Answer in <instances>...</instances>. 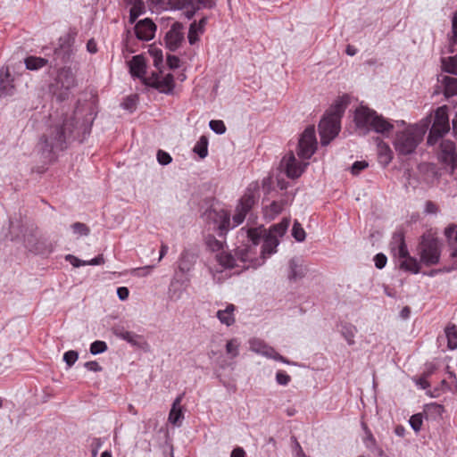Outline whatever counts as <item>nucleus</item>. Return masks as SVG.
I'll use <instances>...</instances> for the list:
<instances>
[{
    "instance_id": "obj_32",
    "label": "nucleus",
    "mask_w": 457,
    "mask_h": 457,
    "mask_svg": "<svg viewBox=\"0 0 457 457\" xmlns=\"http://www.w3.org/2000/svg\"><path fill=\"white\" fill-rule=\"evenodd\" d=\"M445 336L447 337L449 349L454 350L457 348V328L454 325L445 328Z\"/></svg>"
},
{
    "instance_id": "obj_4",
    "label": "nucleus",
    "mask_w": 457,
    "mask_h": 457,
    "mask_svg": "<svg viewBox=\"0 0 457 457\" xmlns=\"http://www.w3.org/2000/svg\"><path fill=\"white\" fill-rule=\"evenodd\" d=\"M354 122L356 127L363 130L365 134L370 130L385 134L390 132L394 128L384 117L362 105L355 110Z\"/></svg>"
},
{
    "instance_id": "obj_45",
    "label": "nucleus",
    "mask_w": 457,
    "mask_h": 457,
    "mask_svg": "<svg viewBox=\"0 0 457 457\" xmlns=\"http://www.w3.org/2000/svg\"><path fill=\"white\" fill-rule=\"evenodd\" d=\"M72 229L75 233L79 235L87 236L89 233V228L87 227L86 224L81 222H75L72 225Z\"/></svg>"
},
{
    "instance_id": "obj_49",
    "label": "nucleus",
    "mask_w": 457,
    "mask_h": 457,
    "mask_svg": "<svg viewBox=\"0 0 457 457\" xmlns=\"http://www.w3.org/2000/svg\"><path fill=\"white\" fill-rule=\"evenodd\" d=\"M386 261H387L386 256L383 253H378L374 257L375 266L378 269L384 268L386 264Z\"/></svg>"
},
{
    "instance_id": "obj_61",
    "label": "nucleus",
    "mask_w": 457,
    "mask_h": 457,
    "mask_svg": "<svg viewBox=\"0 0 457 457\" xmlns=\"http://www.w3.org/2000/svg\"><path fill=\"white\" fill-rule=\"evenodd\" d=\"M455 228L454 227H448L445 230V234L447 238L452 239L454 237L455 235Z\"/></svg>"
},
{
    "instance_id": "obj_59",
    "label": "nucleus",
    "mask_w": 457,
    "mask_h": 457,
    "mask_svg": "<svg viewBox=\"0 0 457 457\" xmlns=\"http://www.w3.org/2000/svg\"><path fill=\"white\" fill-rule=\"evenodd\" d=\"M452 31L453 34L454 41H457V14H454L452 21Z\"/></svg>"
},
{
    "instance_id": "obj_12",
    "label": "nucleus",
    "mask_w": 457,
    "mask_h": 457,
    "mask_svg": "<svg viewBox=\"0 0 457 457\" xmlns=\"http://www.w3.org/2000/svg\"><path fill=\"white\" fill-rule=\"evenodd\" d=\"M281 165L288 178L296 179L301 176L308 163L298 162L294 154L290 153L283 158Z\"/></svg>"
},
{
    "instance_id": "obj_8",
    "label": "nucleus",
    "mask_w": 457,
    "mask_h": 457,
    "mask_svg": "<svg viewBox=\"0 0 457 457\" xmlns=\"http://www.w3.org/2000/svg\"><path fill=\"white\" fill-rule=\"evenodd\" d=\"M75 86L76 79L72 71L70 68H62L50 85L49 90L59 101H63Z\"/></svg>"
},
{
    "instance_id": "obj_26",
    "label": "nucleus",
    "mask_w": 457,
    "mask_h": 457,
    "mask_svg": "<svg viewBox=\"0 0 457 457\" xmlns=\"http://www.w3.org/2000/svg\"><path fill=\"white\" fill-rule=\"evenodd\" d=\"M234 311L235 306L233 304H228L224 310L217 312V318L222 324L231 326L235 322Z\"/></svg>"
},
{
    "instance_id": "obj_56",
    "label": "nucleus",
    "mask_w": 457,
    "mask_h": 457,
    "mask_svg": "<svg viewBox=\"0 0 457 457\" xmlns=\"http://www.w3.org/2000/svg\"><path fill=\"white\" fill-rule=\"evenodd\" d=\"M167 63L171 69L178 68L179 65V59L175 55H169L167 57Z\"/></svg>"
},
{
    "instance_id": "obj_29",
    "label": "nucleus",
    "mask_w": 457,
    "mask_h": 457,
    "mask_svg": "<svg viewBox=\"0 0 457 457\" xmlns=\"http://www.w3.org/2000/svg\"><path fill=\"white\" fill-rule=\"evenodd\" d=\"M26 68L30 71H37L46 65L47 60L42 57L29 56L24 61Z\"/></svg>"
},
{
    "instance_id": "obj_22",
    "label": "nucleus",
    "mask_w": 457,
    "mask_h": 457,
    "mask_svg": "<svg viewBox=\"0 0 457 457\" xmlns=\"http://www.w3.org/2000/svg\"><path fill=\"white\" fill-rule=\"evenodd\" d=\"M113 333L117 337L127 341L128 343H129L132 345H139L140 340L142 339L141 336H139L134 332L125 330L122 328H115L113 330Z\"/></svg>"
},
{
    "instance_id": "obj_35",
    "label": "nucleus",
    "mask_w": 457,
    "mask_h": 457,
    "mask_svg": "<svg viewBox=\"0 0 457 457\" xmlns=\"http://www.w3.org/2000/svg\"><path fill=\"white\" fill-rule=\"evenodd\" d=\"M239 343L237 339H231L226 344V352L230 355L231 358H235L238 355L239 351Z\"/></svg>"
},
{
    "instance_id": "obj_3",
    "label": "nucleus",
    "mask_w": 457,
    "mask_h": 457,
    "mask_svg": "<svg viewBox=\"0 0 457 457\" xmlns=\"http://www.w3.org/2000/svg\"><path fill=\"white\" fill-rule=\"evenodd\" d=\"M72 120V115L66 116L62 121H57L54 125L47 129L46 134L41 138L44 151L52 152L64 148L66 139L71 135L75 129V124Z\"/></svg>"
},
{
    "instance_id": "obj_18",
    "label": "nucleus",
    "mask_w": 457,
    "mask_h": 457,
    "mask_svg": "<svg viewBox=\"0 0 457 457\" xmlns=\"http://www.w3.org/2000/svg\"><path fill=\"white\" fill-rule=\"evenodd\" d=\"M14 85L8 68L0 71V97L10 96L13 93Z\"/></svg>"
},
{
    "instance_id": "obj_1",
    "label": "nucleus",
    "mask_w": 457,
    "mask_h": 457,
    "mask_svg": "<svg viewBox=\"0 0 457 457\" xmlns=\"http://www.w3.org/2000/svg\"><path fill=\"white\" fill-rule=\"evenodd\" d=\"M290 220L285 218L279 223L271 226L268 231L262 227L249 228L247 230V237L254 246L262 243L260 252L262 262H264L267 256L276 252L277 246L279 244L278 239L285 235Z\"/></svg>"
},
{
    "instance_id": "obj_11",
    "label": "nucleus",
    "mask_w": 457,
    "mask_h": 457,
    "mask_svg": "<svg viewBox=\"0 0 457 457\" xmlns=\"http://www.w3.org/2000/svg\"><path fill=\"white\" fill-rule=\"evenodd\" d=\"M316 145L317 141L314 128H306L299 139L298 156L304 160L310 159L315 153Z\"/></svg>"
},
{
    "instance_id": "obj_15",
    "label": "nucleus",
    "mask_w": 457,
    "mask_h": 457,
    "mask_svg": "<svg viewBox=\"0 0 457 457\" xmlns=\"http://www.w3.org/2000/svg\"><path fill=\"white\" fill-rule=\"evenodd\" d=\"M152 80L151 86L156 88L159 92L163 94H172L175 87L173 75L169 73L165 76H153L150 79Z\"/></svg>"
},
{
    "instance_id": "obj_36",
    "label": "nucleus",
    "mask_w": 457,
    "mask_h": 457,
    "mask_svg": "<svg viewBox=\"0 0 457 457\" xmlns=\"http://www.w3.org/2000/svg\"><path fill=\"white\" fill-rule=\"evenodd\" d=\"M253 203H254L253 197L249 195H245L241 198L240 203L237 205V207L239 209L243 210L244 212H248L250 211V209L252 208Z\"/></svg>"
},
{
    "instance_id": "obj_52",
    "label": "nucleus",
    "mask_w": 457,
    "mask_h": 457,
    "mask_svg": "<svg viewBox=\"0 0 457 457\" xmlns=\"http://www.w3.org/2000/svg\"><path fill=\"white\" fill-rule=\"evenodd\" d=\"M66 261L70 262V263L73 266V267H80V266H84L83 265V262L84 261H81L79 260V258H77L76 256L74 255H71V254H68L66 255L65 257Z\"/></svg>"
},
{
    "instance_id": "obj_7",
    "label": "nucleus",
    "mask_w": 457,
    "mask_h": 457,
    "mask_svg": "<svg viewBox=\"0 0 457 457\" xmlns=\"http://www.w3.org/2000/svg\"><path fill=\"white\" fill-rule=\"evenodd\" d=\"M418 250L420 262L426 266L436 265L439 262L441 256L440 244L433 235H423Z\"/></svg>"
},
{
    "instance_id": "obj_64",
    "label": "nucleus",
    "mask_w": 457,
    "mask_h": 457,
    "mask_svg": "<svg viewBox=\"0 0 457 457\" xmlns=\"http://www.w3.org/2000/svg\"><path fill=\"white\" fill-rule=\"evenodd\" d=\"M449 378L452 379V382L453 383V390L457 392V378L456 375L453 372H449Z\"/></svg>"
},
{
    "instance_id": "obj_23",
    "label": "nucleus",
    "mask_w": 457,
    "mask_h": 457,
    "mask_svg": "<svg viewBox=\"0 0 457 457\" xmlns=\"http://www.w3.org/2000/svg\"><path fill=\"white\" fill-rule=\"evenodd\" d=\"M398 258L402 259L400 262V268L402 270L410 271L414 274L420 272V265L419 262L415 258L410 256L409 253L406 256H398Z\"/></svg>"
},
{
    "instance_id": "obj_30",
    "label": "nucleus",
    "mask_w": 457,
    "mask_h": 457,
    "mask_svg": "<svg viewBox=\"0 0 457 457\" xmlns=\"http://www.w3.org/2000/svg\"><path fill=\"white\" fill-rule=\"evenodd\" d=\"M200 158L204 159L208 154V140L204 136H202L197 141L193 149Z\"/></svg>"
},
{
    "instance_id": "obj_38",
    "label": "nucleus",
    "mask_w": 457,
    "mask_h": 457,
    "mask_svg": "<svg viewBox=\"0 0 457 457\" xmlns=\"http://www.w3.org/2000/svg\"><path fill=\"white\" fill-rule=\"evenodd\" d=\"M170 6L174 9L182 10L193 5V0H169Z\"/></svg>"
},
{
    "instance_id": "obj_19",
    "label": "nucleus",
    "mask_w": 457,
    "mask_h": 457,
    "mask_svg": "<svg viewBox=\"0 0 457 457\" xmlns=\"http://www.w3.org/2000/svg\"><path fill=\"white\" fill-rule=\"evenodd\" d=\"M377 154L378 162L383 167L387 166L393 159V152L390 146L379 138H377Z\"/></svg>"
},
{
    "instance_id": "obj_13",
    "label": "nucleus",
    "mask_w": 457,
    "mask_h": 457,
    "mask_svg": "<svg viewBox=\"0 0 457 457\" xmlns=\"http://www.w3.org/2000/svg\"><path fill=\"white\" fill-rule=\"evenodd\" d=\"M166 46L170 51H176L184 41L183 25L174 22L165 36Z\"/></svg>"
},
{
    "instance_id": "obj_28",
    "label": "nucleus",
    "mask_w": 457,
    "mask_h": 457,
    "mask_svg": "<svg viewBox=\"0 0 457 457\" xmlns=\"http://www.w3.org/2000/svg\"><path fill=\"white\" fill-rule=\"evenodd\" d=\"M444 84V94L446 97L453 96L457 95V79L444 76L442 79Z\"/></svg>"
},
{
    "instance_id": "obj_9",
    "label": "nucleus",
    "mask_w": 457,
    "mask_h": 457,
    "mask_svg": "<svg viewBox=\"0 0 457 457\" xmlns=\"http://www.w3.org/2000/svg\"><path fill=\"white\" fill-rule=\"evenodd\" d=\"M447 110L446 105L436 110L434 121L427 140L428 145H434L439 138L449 132L450 123Z\"/></svg>"
},
{
    "instance_id": "obj_62",
    "label": "nucleus",
    "mask_w": 457,
    "mask_h": 457,
    "mask_svg": "<svg viewBox=\"0 0 457 457\" xmlns=\"http://www.w3.org/2000/svg\"><path fill=\"white\" fill-rule=\"evenodd\" d=\"M198 1L204 7L212 8L215 5V0H198Z\"/></svg>"
},
{
    "instance_id": "obj_5",
    "label": "nucleus",
    "mask_w": 457,
    "mask_h": 457,
    "mask_svg": "<svg viewBox=\"0 0 457 457\" xmlns=\"http://www.w3.org/2000/svg\"><path fill=\"white\" fill-rule=\"evenodd\" d=\"M345 105L337 101L331 110L328 112L319 124L320 143L327 145L334 139L340 130V119L345 112Z\"/></svg>"
},
{
    "instance_id": "obj_44",
    "label": "nucleus",
    "mask_w": 457,
    "mask_h": 457,
    "mask_svg": "<svg viewBox=\"0 0 457 457\" xmlns=\"http://www.w3.org/2000/svg\"><path fill=\"white\" fill-rule=\"evenodd\" d=\"M246 213L247 212H245L243 210L237 207L236 214L233 216L234 224H233V226H231V228L240 225L244 221Z\"/></svg>"
},
{
    "instance_id": "obj_51",
    "label": "nucleus",
    "mask_w": 457,
    "mask_h": 457,
    "mask_svg": "<svg viewBox=\"0 0 457 457\" xmlns=\"http://www.w3.org/2000/svg\"><path fill=\"white\" fill-rule=\"evenodd\" d=\"M366 167H368V163L365 161L355 162L351 168L352 173L356 175Z\"/></svg>"
},
{
    "instance_id": "obj_21",
    "label": "nucleus",
    "mask_w": 457,
    "mask_h": 457,
    "mask_svg": "<svg viewBox=\"0 0 457 457\" xmlns=\"http://www.w3.org/2000/svg\"><path fill=\"white\" fill-rule=\"evenodd\" d=\"M253 350L255 352L268 357L274 359L276 361H279L283 363H286L287 365L293 364L290 361L280 355L278 353H277L272 347H270L268 345H260V347L256 348L254 345H252Z\"/></svg>"
},
{
    "instance_id": "obj_37",
    "label": "nucleus",
    "mask_w": 457,
    "mask_h": 457,
    "mask_svg": "<svg viewBox=\"0 0 457 457\" xmlns=\"http://www.w3.org/2000/svg\"><path fill=\"white\" fill-rule=\"evenodd\" d=\"M107 350V345L104 341H95L90 345V353L92 354H98L105 352Z\"/></svg>"
},
{
    "instance_id": "obj_31",
    "label": "nucleus",
    "mask_w": 457,
    "mask_h": 457,
    "mask_svg": "<svg viewBox=\"0 0 457 457\" xmlns=\"http://www.w3.org/2000/svg\"><path fill=\"white\" fill-rule=\"evenodd\" d=\"M442 67L445 72L457 76V56H451L442 60Z\"/></svg>"
},
{
    "instance_id": "obj_54",
    "label": "nucleus",
    "mask_w": 457,
    "mask_h": 457,
    "mask_svg": "<svg viewBox=\"0 0 457 457\" xmlns=\"http://www.w3.org/2000/svg\"><path fill=\"white\" fill-rule=\"evenodd\" d=\"M85 367L90 371L97 372L102 370V367L95 361H87Z\"/></svg>"
},
{
    "instance_id": "obj_20",
    "label": "nucleus",
    "mask_w": 457,
    "mask_h": 457,
    "mask_svg": "<svg viewBox=\"0 0 457 457\" xmlns=\"http://www.w3.org/2000/svg\"><path fill=\"white\" fill-rule=\"evenodd\" d=\"M129 71L132 76L142 78L146 71V63L143 55H135L129 62Z\"/></svg>"
},
{
    "instance_id": "obj_47",
    "label": "nucleus",
    "mask_w": 457,
    "mask_h": 457,
    "mask_svg": "<svg viewBox=\"0 0 457 457\" xmlns=\"http://www.w3.org/2000/svg\"><path fill=\"white\" fill-rule=\"evenodd\" d=\"M137 104V96H130L125 99V101L122 103V107L126 110L132 111L135 109Z\"/></svg>"
},
{
    "instance_id": "obj_50",
    "label": "nucleus",
    "mask_w": 457,
    "mask_h": 457,
    "mask_svg": "<svg viewBox=\"0 0 457 457\" xmlns=\"http://www.w3.org/2000/svg\"><path fill=\"white\" fill-rule=\"evenodd\" d=\"M103 441L101 438H94L91 443L92 457H96L98 450L102 447Z\"/></svg>"
},
{
    "instance_id": "obj_6",
    "label": "nucleus",
    "mask_w": 457,
    "mask_h": 457,
    "mask_svg": "<svg viewBox=\"0 0 457 457\" xmlns=\"http://www.w3.org/2000/svg\"><path fill=\"white\" fill-rule=\"evenodd\" d=\"M203 218L208 228L216 231L220 237H224L231 228L229 213L222 208L206 210Z\"/></svg>"
},
{
    "instance_id": "obj_60",
    "label": "nucleus",
    "mask_w": 457,
    "mask_h": 457,
    "mask_svg": "<svg viewBox=\"0 0 457 457\" xmlns=\"http://www.w3.org/2000/svg\"><path fill=\"white\" fill-rule=\"evenodd\" d=\"M245 453L244 449L237 447L232 451L230 457H245Z\"/></svg>"
},
{
    "instance_id": "obj_33",
    "label": "nucleus",
    "mask_w": 457,
    "mask_h": 457,
    "mask_svg": "<svg viewBox=\"0 0 457 457\" xmlns=\"http://www.w3.org/2000/svg\"><path fill=\"white\" fill-rule=\"evenodd\" d=\"M203 34L201 26H196V22L191 23L188 30V42L190 45H195L199 40V35Z\"/></svg>"
},
{
    "instance_id": "obj_16",
    "label": "nucleus",
    "mask_w": 457,
    "mask_h": 457,
    "mask_svg": "<svg viewBox=\"0 0 457 457\" xmlns=\"http://www.w3.org/2000/svg\"><path fill=\"white\" fill-rule=\"evenodd\" d=\"M390 249L395 257L407 255L408 249L403 231L398 230L393 234L392 240L390 242Z\"/></svg>"
},
{
    "instance_id": "obj_34",
    "label": "nucleus",
    "mask_w": 457,
    "mask_h": 457,
    "mask_svg": "<svg viewBox=\"0 0 457 457\" xmlns=\"http://www.w3.org/2000/svg\"><path fill=\"white\" fill-rule=\"evenodd\" d=\"M292 235L298 242H303L305 239L306 234L302 225L298 221H295Z\"/></svg>"
},
{
    "instance_id": "obj_24",
    "label": "nucleus",
    "mask_w": 457,
    "mask_h": 457,
    "mask_svg": "<svg viewBox=\"0 0 457 457\" xmlns=\"http://www.w3.org/2000/svg\"><path fill=\"white\" fill-rule=\"evenodd\" d=\"M216 260L219 264L225 269H231L238 266L237 256H234L230 253L225 252L224 250L216 254Z\"/></svg>"
},
{
    "instance_id": "obj_58",
    "label": "nucleus",
    "mask_w": 457,
    "mask_h": 457,
    "mask_svg": "<svg viewBox=\"0 0 457 457\" xmlns=\"http://www.w3.org/2000/svg\"><path fill=\"white\" fill-rule=\"evenodd\" d=\"M87 50L90 53V54H96L97 52V45L96 43V41L91 38L87 41Z\"/></svg>"
},
{
    "instance_id": "obj_53",
    "label": "nucleus",
    "mask_w": 457,
    "mask_h": 457,
    "mask_svg": "<svg viewBox=\"0 0 457 457\" xmlns=\"http://www.w3.org/2000/svg\"><path fill=\"white\" fill-rule=\"evenodd\" d=\"M438 211L437 206L431 201H428L425 204V212L428 214H435Z\"/></svg>"
},
{
    "instance_id": "obj_57",
    "label": "nucleus",
    "mask_w": 457,
    "mask_h": 457,
    "mask_svg": "<svg viewBox=\"0 0 457 457\" xmlns=\"http://www.w3.org/2000/svg\"><path fill=\"white\" fill-rule=\"evenodd\" d=\"M117 295L121 301H124L129 297V291L127 287H120L117 289Z\"/></svg>"
},
{
    "instance_id": "obj_40",
    "label": "nucleus",
    "mask_w": 457,
    "mask_h": 457,
    "mask_svg": "<svg viewBox=\"0 0 457 457\" xmlns=\"http://www.w3.org/2000/svg\"><path fill=\"white\" fill-rule=\"evenodd\" d=\"M209 126L217 134H223L226 131V127L222 120H212L210 121Z\"/></svg>"
},
{
    "instance_id": "obj_14",
    "label": "nucleus",
    "mask_w": 457,
    "mask_h": 457,
    "mask_svg": "<svg viewBox=\"0 0 457 457\" xmlns=\"http://www.w3.org/2000/svg\"><path fill=\"white\" fill-rule=\"evenodd\" d=\"M156 26L150 19L138 21L135 26V33L138 39L149 41L154 37Z\"/></svg>"
},
{
    "instance_id": "obj_39",
    "label": "nucleus",
    "mask_w": 457,
    "mask_h": 457,
    "mask_svg": "<svg viewBox=\"0 0 457 457\" xmlns=\"http://www.w3.org/2000/svg\"><path fill=\"white\" fill-rule=\"evenodd\" d=\"M410 425L414 431L419 432L422 426V416L421 414H414L410 418Z\"/></svg>"
},
{
    "instance_id": "obj_42",
    "label": "nucleus",
    "mask_w": 457,
    "mask_h": 457,
    "mask_svg": "<svg viewBox=\"0 0 457 457\" xmlns=\"http://www.w3.org/2000/svg\"><path fill=\"white\" fill-rule=\"evenodd\" d=\"M192 263L187 254H182L179 268L182 272H188L191 270Z\"/></svg>"
},
{
    "instance_id": "obj_17",
    "label": "nucleus",
    "mask_w": 457,
    "mask_h": 457,
    "mask_svg": "<svg viewBox=\"0 0 457 457\" xmlns=\"http://www.w3.org/2000/svg\"><path fill=\"white\" fill-rule=\"evenodd\" d=\"M255 247L256 246L252 244L251 245H245L244 247L237 248L236 251L237 261L249 262L253 266L262 264V262L255 257Z\"/></svg>"
},
{
    "instance_id": "obj_27",
    "label": "nucleus",
    "mask_w": 457,
    "mask_h": 457,
    "mask_svg": "<svg viewBox=\"0 0 457 457\" xmlns=\"http://www.w3.org/2000/svg\"><path fill=\"white\" fill-rule=\"evenodd\" d=\"M204 244L209 251L217 253H220L225 246V241L219 240L211 234L204 237Z\"/></svg>"
},
{
    "instance_id": "obj_10",
    "label": "nucleus",
    "mask_w": 457,
    "mask_h": 457,
    "mask_svg": "<svg viewBox=\"0 0 457 457\" xmlns=\"http://www.w3.org/2000/svg\"><path fill=\"white\" fill-rule=\"evenodd\" d=\"M437 160L453 172L457 167V152L454 142L443 140L437 151Z\"/></svg>"
},
{
    "instance_id": "obj_43",
    "label": "nucleus",
    "mask_w": 457,
    "mask_h": 457,
    "mask_svg": "<svg viewBox=\"0 0 457 457\" xmlns=\"http://www.w3.org/2000/svg\"><path fill=\"white\" fill-rule=\"evenodd\" d=\"M157 160L160 164L167 165L171 162L172 158L168 153H166L162 150H159L157 152Z\"/></svg>"
},
{
    "instance_id": "obj_55",
    "label": "nucleus",
    "mask_w": 457,
    "mask_h": 457,
    "mask_svg": "<svg viewBox=\"0 0 457 457\" xmlns=\"http://www.w3.org/2000/svg\"><path fill=\"white\" fill-rule=\"evenodd\" d=\"M104 262V256L102 254H100L90 261L83 262V265H100V264H103Z\"/></svg>"
},
{
    "instance_id": "obj_41",
    "label": "nucleus",
    "mask_w": 457,
    "mask_h": 457,
    "mask_svg": "<svg viewBox=\"0 0 457 457\" xmlns=\"http://www.w3.org/2000/svg\"><path fill=\"white\" fill-rule=\"evenodd\" d=\"M79 358V353L76 351L71 350L64 353L63 361L66 364L71 367L72 366Z\"/></svg>"
},
{
    "instance_id": "obj_46",
    "label": "nucleus",
    "mask_w": 457,
    "mask_h": 457,
    "mask_svg": "<svg viewBox=\"0 0 457 457\" xmlns=\"http://www.w3.org/2000/svg\"><path fill=\"white\" fill-rule=\"evenodd\" d=\"M291 380V378L289 375L285 373L284 371H278L276 374V381L278 384L282 386H287Z\"/></svg>"
},
{
    "instance_id": "obj_25",
    "label": "nucleus",
    "mask_w": 457,
    "mask_h": 457,
    "mask_svg": "<svg viewBox=\"0 0 457 457\" xmlns=\"http://www.w3.org/2000/svg\"><path fill=\"white\" fill-rule=\"evenodd\" d=\"M182 399L183 395H180L176 397L172 403L171 410L169 413V421L174 425H176L180 420V419L183 418L182 409L180 406Z\"/></svg>"
},
{
    "instance_id": "obj_48",
    "label": "nucleus",
    "mask_w": 457,
    "mask_h": 457,
    "mask_svg": "<svg viewBox=\"0 0 457 457\" xmlns=\"http://www.w3.org/2000/svg\"><path fill=\"white\" fill-rule=\"evenodd\" d=\"M445 411V408L443 405L437 404L436 403L428 404L426 406V411L428 412H433L437 415H441Z\"/></svg>"
},
{
    "instance_id": "obj_2",
    "label": "nucleus",
    "mask_w": 457,
    "mask_h": 457,
    "mask_svg": "<svg viewBox=\"0 0 457 457\" xmlns=\"http://www.w3.org/2000/svg\"><path fill=\"white\" fill-rule=\"evenodd\" d=\"M431 123V117L428 116L419 123L408 125L403 130L397 131L394 140V146L399 154H412L422 141Z\"/></svg>"
},
{
    "instance_id": "obj_63",
    "label": "nucleus",
    "mask_w": 457,
    "mask_h": 457,
    "mask_svg": "<svg viewBox=\"0 0 457 457\" xmlns=\"http://www.w3.org/2000/svg\"><path fill=\"white\" fill-rule=\"evenodd\" d=\"M270 209L274 213L278 214L281 212L282 207L279 204L273 202L270 204Z\"/></svg>"
}]
</instances>
